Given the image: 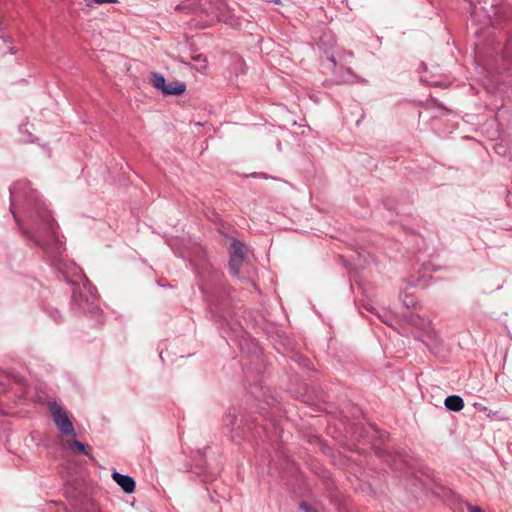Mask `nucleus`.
<instances>
[{
	"instance_id": "1",
	"label": "nucleus",
	"mask_w": 512,
	"mask_h": 512,
	"mask_svg": "<svg viewBox=\"0 0 512 512\" xmlns=\"http://www.w3.org/2000/svg\"><path fill=\"white\" fill-rule=\"evenodd\" d=\"M470 6V14L475 24L479 25L481 30L486 27L504 31L506 42L504 54L509 61L512 73V6L507 3L491 4L490 10L485 7V0H466Z\"/></svg>"
},
{
	"instance_id": "2",
	"label": "nucleus",
	"mask_w": 512,
	"mask_h": 512,
	"mask_svg": "<svg viewBox=\"0 0 512 512\" xmlns=\"http://www.w3.org/2000/svg\"><path fill=\"white\" fill-rule=\"evenodd\" d=\"M194 265L199 278L198 286L206 302L210 305H218L223 289V274L210 262L202 258L195 261Z\"/></svg>"
},
{
	"instance_id": "3",
	"label": "nucleus",
	"mask_w": 512,
	"mask_h": 512,
	"mask_svg": "<svg viewBox=\"0 0 512 512\" xmlns=\"http://www.w3.org/2000/svg\"><path fill=\"white\" fill-rule=\"evenodd\" d=\"M73 285V291L71 296V307L78 308L83 311H87L91 314H96L100 311L98 306L97 295L92 291L91 286L88 284V280L83 284L81 288L79 284L71 282Z\"/></svg>"
},
{
	"instance_id": "4",
	"label": "nucleus",
	"mask_w": 512,
	"mask_h": 512,
	"mask_svg": "<svg viewBox=\"0 0 512 512\" xmlns=\"http://www.w3.org/2000/svg\"><path fill=\"white\" fill-rule=\"evenodd\" d=\"M47 406L51 413L52 419L60 433L75 438L76 432L67 411L56 401L48 402Z\"/></svg>"
},
{
	"instance_id": "5",
	"label": "nucleus",
	"mask_w": 512,
	"mask_h": 512,
	"mask_svg": "<svg viewBox=\"0 0 512 512\" xmlns=\"http://www.w3.org/2000/svg\"><path fill=\"white\" fill-rule=\"evenodd\" d=\"M36 224L39 230L43 231L49 238L54 241V244L59 247V242L54 239L55 237V221L51 213L44 207H39L36 211Z\"/></svg>"
},
{
	"instance_id": "6",
	"label": "nucleus",
	"mask_w": 512,
	"mask_h": 512,
	"mask_svg": "<svg viewBox=\"0 0 512 512\" xmlns=\"http://www.w3.org/2000/svg\"><path fill=\"white\" fill-rule=\"evenodd\" d=\"M112 479L122 488L125 493L131 494L135 491L136 483L131 476L124 475L119 472H113Z\"/></svg>"
},
{
	"instance_id": "7",
	"label": "nucleus",
	"mask_w": 512,
	"mask_h": 512,
	"mask_svg": "<svg viewBox=\"0 0 512 512\" xmlns=\"http://www.w3.org/2000/svg\"><path fill=\"white\" fill-rule=\"evenodd\" d=\"M65 445L71 451L72 454H83L88 456L91 460H94V456L87 450L86 446L82 442L76 439H69L66 440Z\"/></svg>"
},
{
	"instance_id": "8",
	"label": "nucleus",
	"mask_w": 512,
	"mask_h": 512,
	"mask_svg": "<svg viewBox=\"0 0 512 512\" xmlns=\"http://www.w3.org/2000/svg\"><path fill=\"white\" fill-rule=\"evenodd\" d=\"M186 90V84L179 81H172L166 83L165 88L163 89L164 95H181Z\"/></svg>"
},
{
	"instance_id": "9",
	"label": "nucleus",
	"mask_w": 512,
	"mask_h": 512,
	"mask_svg": "<svg viewBox=\"0 0 512 512\" xmlns=\"http://www.w3.org/2000/svg\"><path fill=\"white\" fill-rule=\"evenodd\" d=\"M375 453L380 457V458H383L387 463H389L394 469L396 470H401L402 469V464H404V461L401 460L400 463H398L396 461V456L392 455L390 452L384 450V449H381V448H376L375 449Z\"/></svg>"
},
{
	"instance_id": "10",
	"label": "nucleus",
	"mask_w": 512,
	"mask_h": 512,
	"mask_svg": "<svg viewBox=\"0 0 512 512\" xmlns=\"http://www.w3.org/2000/svg\"><path fill=\"white\" fill-rule=\"evenodd\" d=\"M444 404L448 410L453 411V412H458V411L462 410L464 407V401L458 395L448 396L445 399Z\"/></svg>"
},
{
	"instance_id": "11",
	"label": "nucleus",
	"mask_w": 512,
	"mask_h": 512,
	"mask_svg": "<svg viewBox=\"0 0 512 512\" xmlns=\"http://www.w3.org/2000/svg\"><path fill=\"white\" fill-rule=\"evenodd\" d=\"M243 260L244 259L239 256H230V259H229L230 273H232L235 276L239 275L240 268L243 264Z\"/></svg>"
},
{
	"instance_id": "12",
	"label": "nucleus",
	"mask_w": 512,
	"mask_h": 512,
	"mask_svg": "<svg viewBox=\"0 0 512 512\" xmlns=\"http://www.w3.org/2000/svg\"><path fill=\"white\" fill-rule=\"evenodd\" d=\"M244 245L237 239H233L230 247V256H239L244 259Z\"/></svg>"
},
{
	"instance_id": "13",
	"label": "nucleus",
	"mask_w": 512,
	"mask_h": 512,
	"mask_svg": "<svg viewBox=\"0 0 512 512\" xmlns=\"http://www.w3.org/2000/svg\"><path fill=\"white\" fill-rule=\"evenodd\" d=\"M151 81L155 88L160 89L163 92V89L166 86L165 78L156 72L151 73Z\"/></svg>"
},
{
	"instance_id": "14",
	"label": "nucleus",
	"mask_w": 512,
	"mask_h": 512,
	"mask_svg": "<svg viewBox=\"0 0 512 512\" xmlns=\"http://www.w3.org/2000/svg\"><path fill=\"white\" fill-rule=\"evenodd\" d=\"M9 191H10V197H11V212L13 213L14 219L17 221V217H16V215L14 213V210H13L14 201L18 197L17 185H14V186L10 187Z\"/></svg>"
},
{
	"instance_id": "15",
	"label": "nucleus",
	"mask_w": 512,
	"mask_h": 512,
	"mask_svg": "<svg viewBox=\"0 0 512 512\" xmlns=\"http://www.w3.org/2000/svg\"><path fill=\"white\" fill-rule=\"evenodd\" d=\"M191 59L193 61L202 63L201 64V68L202 69H206V67H207V58L203 54H197V55L191 56Z\"/></svg>"
},
{
	"instance_id": "16",
	"label": "nucleus",
	"mask_w": 512,
	"mask_h": 512,
	"mask_svg": "<svg viewBox=\"0 0 512 512\" xmlns=\"http://www.w3.org/2000/svg\"><path fill=\"white\" fill-rule=\"evenodd\" d=\"M50 316L54 319L55 322L59 323L62 321V315L58 309H52L50 311Z\"/></svg>"
},
{
	"instance_id": "17",
	"label": "nucleus",
	"mask_w": 512,
	"mask_h": 512,
	"mask_svg": "<svg viewBox=\"0 0 512 512\" xmlns=\"http://www.w3.org/2000/svg\"><path fill=\"white\" fill-rule=\"evenodd\" d=\"M300 508H301V510H303V512H318L314 507H312L311 505H309L305 502H302L300 504Z\"/></svg>"
},
{
	"instance_id": "18",
	"label": "nucleus",
	"mask_w": 512,
	"mask_h": 512,
	"mask_svg": "<svg viewBox=\"0 0 512 512\" xmlns=\"http://www.w3.org/2000/svg\"><path fill=\"white\" fill-rule=\"evenodd\" d=\"M34 241L36 242L37 245L43 247V248H46V242L41 238L40 235L36 234L34 236Z\"/></svg>"
},
{
	"instance_id": "19",
	"label": "nucleus",
	"mask_w": 512,
	"mask_h": 512,
	"mask_svg": "<svg viewBox=\"0 0 512 512\" xmlns=\"http://www.w3.org/2000/svg\"><path fill=\"white\" fill-rule=\"evenodd\" d=\"M97 4H107V3H116L118 0H94Z\"/></svg>"
},
{
	"instance_id": "20",
	"label": "nucleus",
	"mask_w": 512,
	"mask_h": 512,
	"mask_svg": "<svg viewBox=\"0 0 512 512\" xmlns=\"http://www.w3.org/2000/svg\"><path fill=\"white\" fill-rule=\"evenodd\" d=\"M469 512H483L478 506H469Z\"/></svg>"
},
{
	"instance_id": "21",
	"label": "nucleus",
	"mask_w": 512,
	"mask_h": 512,
	"mask_svg": "<svg viewBox=\"0 0 512 512\" xmlns=\"http://www.w3.org/2000/svg\"><path fill=\"white\" fill-rule=\"evenodd\" d=\"M3 42H4V44H9V43H10V40H9V39H7V40H6V39H3ZM13 49H14L13 47H11V46L7 45V50H8V51H10L11 53H14V50H13Z\"/></svg>"
},
{
	"instance_id": "22",
	"label": "nucleus",
	"mask_w": 512,
	"mask_h": 512,
	"mask_svg": "<svg viewBox=\"0 0 512 512\" xmlns=\"http://www.w3.org/2000/svg\"><path fill=\"white\" fill-rule=\"evenodd\" d=\"M184 8H185V6H183V5H177V6L175 7V10H176V11H181V10H183Z\"/></svg>"
},
{
	"instance_id": "23",
	"label": "nucleus",
	"mask_w": 512,
	"mask_h": 512,
	"mask_svg": "<svg viewBox=\"0 0 512 512\" xmlns=\"http://www.w3.org/2000/svg\"><path fill=\"white\" fill-rule=\"evenodd\" d=\"M15 379H16V381H17L18 383H20V384H22V383H23V378H22V377H16Z\"/></svg>"
},
{
	"instance_id": "24",
	"label": "nucleus",
	"mask_w": 512,
	"mask_h": 512,
	"mask_svg": "<svg viewBox=\"0 0 512 512\" xmlns=\"http://www.w3.org/2000/svg\"><path fill=\"white\" fill-rule=\"evenodd\" d=\"M406 306H409V300L405 301Z\"/></svg>"
},
{
	"instance_id": "25",
	"label": "nucleus",
	"mask_w": 512,
	"mask_h": 512,
	"mask_svg": "<svg viewBox=\"0 0 512 512\" xmlns=\"http://www.w3.org/2000/svg\"><path fill=\"white\" fill-rule=\"evenodd\" d=\"M406 306H409V300L405 301Z\"/></svg>"
},
{
	"instance_id": "26",
	"label": "nucleus",
	"mask_w": 512,
	"mask_h": 512,
	"mask_svg": "<svg viewBox=\"0 0 512 512\" xmlns=\"http://www.w3.org/2000/svg\"><path fill=\"white\" fill-rule=\"evenodd\" d=\"M275 3H279V0H273Z\"/></svg>"
}]
</instances>
